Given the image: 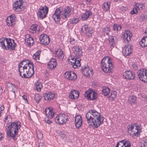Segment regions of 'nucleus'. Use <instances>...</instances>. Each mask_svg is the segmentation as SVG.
Instances as JSON below:
<instances>
[{"label": "nucleus", "instance_id": "8fccbe9b", "mask_svg": "<svg viewBox=\"0 0 147 147\" xmlns=\"http://www.w3.org/2000/svg\"><path fill=\"white\" fill-rule=\"evenodd\" d=\"M124 147H131V144L129 141L124 140Z\"/></svg>", "mask_w": 147, "mask_h": 147}, {"label": "nucleus", "instance_id": "9b49d317", "mask_svg": "<svg viewBox=\"0 0 147 147\" xmlns=\"http://www.w3.org/2000/svg\"><path fill=\"white\" fill-rule=\"evenodd\" d=\"M72 8L70 6L65 7L63 11L62 12V18L64 20H66L67 18L71 15Z\"/></svg>", "mask_w": 147, "mask_h": 147}, {"label": "nucleus", "instance_id": "473e14b6", "mask_svg": "<svg viewBox=\"0 0 147 147\" xmlns=\"http://www.w3.org/2000/svg\"><path fill=\"white\" fill-rule=\"evenodd\" d=\"M140 44L143 47H147V36L143 37L140 42Z\"/></svg>", "mask_w": 147, "mask_h": 147}, {"label": "nucleus", "instance_id": "c9c22d12", "mask_svg": "<svg viewBox=\"0 0 147 147\" xmlns=\"http://www.w3.org/2000/svg\"><path fill=\"white\" fill-rule=\"evenodd\" d=\"M35 87L36 88V90L38 91L39 92L41 90V89L42 87V83L40 82L37 81L35 83Z\"/></svg>", "mask_w": 147, "mask_h": 147}, {"label": "nucleus", "instance_id": "7ed1b4c3", "mask_svg": "<svg viewBox=\"0 0 147 147\" xmlns=\"http://www.w3.org/2000/svg\"><path fill=\"white\" fill-rule=\"evenodd\" d=\"M21 123L19 121L12 123L10 125H7L8 129L7 131L8 137L14 138L18 135V130L21 127Z\"/></svg>", "mask_w": 147, "mask_h": 147}, {"label": "nucleus", "instance_id": "aec40b11", "mask_svg": "<svg viewBox=\"0 0 147 147\" xmlns=\"http://www.w3.org/2000/svg\"><path fill=\"white\" fill-rule=\"evenodd\" d=\"M123 76L126 79L134 80L135 79L134 73L130 71H126L123 73Z\"/></svg>", "mask_w": 147, "mask_h": 147}, {"label": "nucleus", "instance_id": "5701e85b", "mask_svg": "<svg viewBox=\"0 0 147 147\" xmlns=\"http://www.w3.org/2000/svg\"><path fill=\"white\" fill-rule=\"evenodd\" d=\"M74 53L78 57L82 55V52L81 47L79 46H75L72 48Z\"/></svg>", "mask_w": 147, "mask_h": 147}, {"label": "nucleus", "instance_id": "0eeeda50", "mask_svg": "<svg viewBox=\"0 0 147 147\" xmlns=\"http://www.w3.org/2000/svg\"><path fill=\"white\" fill-rule=\"evenodd\" d=\"M138 78L141 81L147 82V70L145 68L141 69L137 72Z\"/></svg>", "mask_w": 147, "mask_h": 147}, {"label": "nucleus", "instance_id": "a18cd8bd", "mask_svg": "<svg viewBox=\"0 0 147 147\" xmlns=\"http://www.w3.org/2000/svg\"><path fill=\"white\" fill-rule=\"evenodd\" d=\"M79 21V19L76 18H73L69 20L70 23L73 24H76L78 23Z\"/></svg>", "mask_w": 147, "mask_h": 147}, {"label": "nucleus", "instance_id": "f8f14e48", "mask_svg": "<svg viewBox=\"0 0 147 147\" xmlns=\"http://www.w3.org/2000/svg\"><path fill=\"white\" fill-rule=\"evenodd\" d=\"M40 10L37 13V15L38 17L43 19L46 17L47 15L49 9L48 8L45 6V9L43 7H41L39 9Z\"/></svg>", "mask_w": 147, "mask_h": 147}, {"label": "nucleus", "instance_id": "a211bd4d", "mask_svg": "<svg viewBox=\"0 0 147 147\" xmlns=\"http://www.w3.org/2000/svg\"><path fill=\"white\" fill-rule=\"evenodd\" d=\"M55 96V94L51 92H46L43 94L45 100L47 101L53 100Z\"/></svg>", "mask_w": 147, "mask_h": 147}, {"label": "nucleus", "instance_id": "b1692460", "mask_svg": "<svg viewBox=\"0 0 147 147\" xmlns=\"http://www.w3.org/2000/svg\"><path fill=\"white\" fill-rule=\"evenodd\" d=\"M132 36V34L130 31L129 30H127L123 35L122 37L124 41L126 40L129 42Z\"/></svg>", "mask_w": 147, "mask_h": 147}, {"label": "nucleus", "instance_id": "37998d69", "mask_svg": "<svg viewBox=\"0 0 147 147\" xmlns=\"http://www.w3.org/2000/svg\"><path fill=\"white\" fill-rule=\"evenodd\" d=\"M102 32L108 36L109 32H110V28L108 27H104L102 28Z\"/></svg>", "mask_w": 147, "mask_h": 147}, {"label": "nucleus", "instance_id": "09e8293b", "mask_svg": "<svg viewBox=\"0 0 147 147\" xmlns=\"http://www.w3.org/2000/svg\"><path fill=\"white\" fill-rule=\"evenodd\" d=\"M116 92L115 91H112L110 95L109 96L110 98H111L112 99L115 98L116 97Z\"/></svg>", "mask_w": 147, "mask_h": 147}, {"label": "nucleus", "instance_id": "e433bc0d", "mask_svg": "<svg viewBox=\"0 0 147 147\" xmlns=\"http://www.w3.org/2000/svg\"><path fill=\"white\" fill-rule=\"evenodd\" d=\"M97 97V93L95 92L93 90H92L90 94V100H93L96 99Z\"/></svg>", "mask_w": 147, "mask_h": 147}, {"label": "nucleus", "instance_id": "cd10ccee", "mask_svg": "<svg viewBox=\"0 0 147 147\" xmlns=\"http://www.w3.org/2000/svg\"><path fill=\"white\" fill-rule=\"evenodd\" d=\"M63 52L60 49H57L55 51V57L58 59L62 60L64 58Z\"/></svg>", "mask_w": 147, "mask_h": 147}, {"label": "nucleus", "instance_id": "2f4dec72", "mask_svg": "<svg viewBox=\"0 0 147 147\" xmlns=\"http://www.w3.org/2000/svg\"><path fill=\"white\" fill-rule=\"evenodd\" d=\"M102 92L104 96H107L110 92V89L108 87L104 86L102 88Z\"/></svg>", "mask_w": 147, "mask_h": 147}, {"label": "nucleus", "instance_id": "2eb2a0df", "mask_svg": "<svg viewBox=\"0 0 147 147\" xmlns=\"http://www.w3.org/2000/svg\"><path fill=\"white\" fill-rule=\"evenodd\" d=\"M39 40L40 43L44 45H47L50 42V38L48 36L42 34L39 37Z\"/></svg>", "mask_w": 147, "mask_h": 147}, {"label": "nucleus", "instance_id": "c03bdc74", "mask_svg": "<svg viewBox=\"0 0 147 147\" xmlns=\"http://www.w3.org/2000/svg\"><path fill=\"white\" fill-rule=\"evenodd\" d=\"M144 4L137 3L136 5L135 6L139 10H142L145 7L144 6Z\"/></svg>", "mask_w": 147, "mask_h": 147}, {"label": "nucleus", "instance_id": "58836bf2", "mask_svg": "<svg viewBox=\"0 0 147 147\" xmlns=\"http://www.w3.org/2000/svg\"><path fill=\"white\" fill-rule=\"evenodd\" d=\"M41 53L40 51H38L33 55V57L36 60H39L40 57V54Z\"/></svg>", "mask_w": 147, "mask_h": 147}, {"label": "nucleus", "instance_id": "ea45409f", "mask_svg": "<svg viewBox=\"0 0 147 147\" xmlns=\"http://www.w3.org/2000/svg\"><path fill=\"white\" fill-rule=\"evenodd\" d=\"M113 30H114L120 31L122 28L121 25L114 24L113 26Z\"/></svg>", "mask_w": 147, "mask_h": 147}, {"label": "nucleus", "instance_id": "338daca9", "mask_svg": "<svg viewBox=\"0 0 147 147\" xmlns=\"http://www.w3.org/2000/svg\"><path fill=\"white\" fill-rule=\"evenodd\" d=\"M45 75L46 76L48 77L49 76V73L47 72L45 73Z\"/></svg>", "mask_w": 147, "mask_h": 147}, {"label": "nucleus", "instance_id": "7c9ffc66", "mask_svg": "<svg viewBox=\"0 0 147 147\" xmlns=\"http://www.w3.org/2000/svg\"><path fill=\"white\" fill-rule=\"evenodd\" d=\"M26 37H27L26 39V42L27 43L28 46H31L33 45L34 43V40L32 37L30 36V35L27 34L26 36Z\"/></svg>", "mask_w": 147, "mask_h": 147}, {"label": "nucleus", "instance_id": "4d7b16f0", "mask_svg": "<svg viewBox=\"0 0 147 147\" xmlns=\"http://www.w3.org/2000/svg\"><path fill=\"white\" fill-rule=\"evenodd\" d=\"M69 42L71 44L74 45L76 43V40L74 38H71L70 39Z\"/></svg>", "mask_w": 147, "mask_h": 147}, {"label": "nucleus", "instance_id": "4468645a", "mask_svg": "<svg viewBox=\"0 0 147 147\" xmlns=\"http://www.w3.org/2000/svg\"><path fill=\"white\" fill-rule=\"evenodd\" d=\"M64 77L69 80L75 81L77 78V76L73 71H67L65 72Z\"/></svg>", "mask_w": 147, "mask_h": 147}, {"label": "nucleus", "instance_id": "680f3d73", "mask_svg": "<svg viewBox=\"0 0 147 147\" xmlns=\"http://www.w3.org/2000/svg\"><path fill=\"white\" fill-rule=\"evenodd\" d=\"M38 147H45V146L43 145V143H40Z\"/></svg>", "mask_w": 147, "mask_h": 147}, {"label": "nucleus", "instance_id": "603ef678", "mask_svg": "<svg viewBox=\"0 0 147 147\" xmlns=\"http://www.w3.org/2000/svg\"><path fill=\"white\" fill-rule=\"evenodd\" d=\"M138 9L136 6L131 11V13L132 15L137 13L138 12Z\"/></svg>", "mask_w": 147, "mask_h": 147}, {"label": "nucleus", "instance_id": "a878e982", "mask_svg": "<svg viewBox=\"0 0 147 147\" xmlns=\"http://www.w3.org/2000/svg\"><path fill=\"white\" fill-rule=\"evenodd\" d=\"M92 11L91 10H86L85 12L82 15V20H86L92 15Z\"/></svg>", "mask_w": 147, "mask_h": 147}, {"label": "nucleus", "instance_id": "6ab92c4d", "mask_svg": "<svg viewBox=\"0 0 147 147\" xmlns=\"http://www.w3.org/2000/svg\"><path fill=\"white\" fill-rule=\"evenodd\" d=\"M132 47L131 46H127L125 45L124 47L123 50V55L125 56H129L131 53L132 49Z\"/></svg>", "mask_w": 147, "mask_h": 147}, {"label": "nucleus", "instance_id": "6e6552de", "mask_svg": "<svg viewBox=\"0 0 147 147\" xmlns=\"http://www.w3.org/2000/svg\"><path fill=\"white\" fill-rule=\"evenodd\" d=\"M80 59L79 57H75L73 58L72 57H70L68 59V63L71 64L72 66L74 68H76L78 67L81 65L80 63Z\"/></svg>", "mask_w": 147, "mask_h": 147}, {"label": "nucleus", "instance_id": "dca6fc26", "mask_svg": "<svg viewBox=\"0 0 147 147\" xmlns=\"http://www.w3.org/2000/svg\"><path fill=\"white\" fill-rule=\"evenodd\" d=\"M22 2V0L17 1L13 4V9L16 12H20L22 10L23 8Z\"/></svg>", "mask_w": 147, "mask_h": 147}, {"label": "nucleus", "instance_id": "c756f323", "mask_svg": "<svg viewBox=\"0 0 147 147\" xmlns=\"http://www.w3.org/2000/svg\"><path fill=\"white\" fill-rule=\"evenodd\" d=\"M116 38L115 36H110L108 39L109 45L110 46L111 49H112L115 46V40H116Z\"/></svg>", "mask_w": 147, "mask_h": 147}, {"label": "nucleus", "instance_id": "4c0bfd02", "mask_svg": "<svg viewBox=\"0 0 147 147\" xmlns=\"http://www.w3.org/2000/svg\"><path fill=\"white\" fill-rule=\"evenodd\" d=\"M92 89H90L86 91L85 94V97L88 100H90L91 98H90V94L92 91Z\"/></svg>", "mask_w": 147, "mask_h": 147}, {"label": "nucleus", "instance_id": "774afa93", "mask_svg": "<svg viewBox=\"0 0 147 147\" xmlns=\"http://www.w3.org/2000/svg\"><path fill=\"white\" fill-rule=\"evenodd\" d=\"M119 143H117L115 146V147H119Z\"/></svg>", "mask_w": 147, "mask_h": 147}, {"label": "nucleus", "instance_id": "4be33fe9", "mask_svg": "<svg viewBox=\"0 0 147 147\" xmlns=\"http://www.w3.org/2000/svg\"><path fill=\"white\" fill-rule=\"evenodd\" d=\"M75 124L77 128H79L82 125V120L81 117L79 115L75 116Z\"/></svg>", "mask_w": 147, "mask_h": 147}, {"label": "nucleus", "instance_id": "393cba45", "mask_svg": "<svg viewBox=\"0 0 147 147\" xmlns=\"http://www.w3.org/2000/svg\"><path fill=\"white\" fill-rule=\"evenodd\" d=\"M82 70L84 74L87 77L90 78V76H92L93 75V70L90 69L88 67L86 68V67H84V68H82Z\"/></svg>", "mask_w": 147, "mask_h": 147}, {"label": "nucleus", "instance_id": "9d476101", "mask_svg": "<svg viewBox=\"0 0 147 147\" xmlns=\"http://www.w3.org/2000/svg\"><path fill=\"white\" fill-rule=\"evenodd\" d=\"M56 118V120L55 118V122L60 125H63L65 123L68 119L67 115L63 114H59L58 117H57Z\"/></svg>", "mask_w": 147, "mask_h": 147}, {"label": "nucleus", "instance_id": "de8ad7c7", "mask_svg": "<svg viewBox=\"0 0 147 147\" xmlns=\"http://www.w3.org/2000/svg\"><path fill=\"white\" fill-rule=\"evenodd\" d=\"M81 29L82 31L85 33L88 31L89 28H88L87 25H85L82 26Z\"/></svg>", "mask_w": 147, "mask_h": 147}, {"label": "nucleus", "instance_id": "49530a36", "mask_svg": "<svg viewBox=\"0 0 147 147\" xmlns=\"http://www.w3.org/2000/svg\"><path fill=\"white\" fill-rule=\"evenodd\" d=\"M11 118L10 115H7L5 118V121L6 123H7V124L10 123L11 122Z\"/></svg>", "mask_w": 147, "mask_h": 147}, {"label": "nucleus", "instance_id": "79ce46f5", "mask_svg": "<svg viewBox=\"0 0 147 147\" xmlns=\"http://www.w3.org/2000/svg\"><path fill=\"white\" fill-rule=\"evenodd\" d=\"M42 96L39 94H36L34 96V99L37 103H38L41 100Z\"/></svg>", "mask_w": 147, "mask_h": 147}, {"label": "nucleus", "instance_id": "c85d7f7f", "mask_svg": "<svg viewBox=\"0 0 147 147\" xmlns=\"http://www.w3.org/2000/svg\"><path fill=\"white\" fill-rule=\"evenodd\" d=\"M79 93L78 91L74 90L71 91L69 95V97L71 99H75L79 97Z\"/></svg>", "mask_w": 147, "mask_h": 147}, {"label": "nucleus", "instance_id": "0e129e2a", "mask_svg": "<svg viewBox=\"0 0 147 147\" xmlns=\"http://www.w3.org/2000/svg\"><path fill=\"white\" fill-rule=\"evenodd\" d=\"M4 105H3L0 108V111L2 112L3 111L4 109Z\"/></svg>", "mask_w": 147, "mask_h": 147}, {"label": "nucleus", "instance_id": "412c9836", "mask_svg": "<svg viewBox=\"0 0 147 147\" xmlns=\"http://www.w3.org/2000/svg\"><path fill=\"white\" fill-rule=\"evenodd\" d=\"M44 111L48 118L51 119L54 117L55 113L53 111L52 108H47L45 109Z\"/></svg>", "mask_w": 147, "mask_h": 147}, {"label": "nucleus", "instance_id": "864d4df0", "mask_svg": "<svg viewBox=\"0 0 147 147\" xmlns=\"http://www.w3.org/2000/svg\"><path fill=\"white\" fill-rule=\"evenodd\" d=\"M140 17L144 21H146L147 20V16L145 13L142 14Z\"/></svg>", "mask_w": 147, "mask_h": 147}, {"label": "nucleus", "instance_id": "13d9d810", "mask_svg": "<svg viewBox=\"0 0 147 147\" xmlns=\"http://www.w3.org/2000/svg\"><path fill=\"white\" fill-rule=\"evenodd\" d=\"M141 147H147V142H144L141 143Z\"/></svg>", "mask_w": 147, "mask_h": 147}, {"label": "nucleus", "instance_id": "3c124183", "mask_svg": "<svg viewBox=\"0 0 147 147\" xmlns=\"http://www.w3.org/2000/svg\"><path fill=\"white\" fill-rule=\"evenodd\" d=\"M36 136L37 138H42L43 134L41 131H36Z\"/></svg>", "mask_w": 147, "mask_h": 147}, {"label": "nucleus", "instance_id": "f257e3e1", "mask_svg": "<svg viewBox=\"0 0 147 147\" xmlns=\"http://www.w3.org/2000/svg\"><path fill=\"white\" fill-rule=\"evenodd\" d=\"M19 71L22 78H29L34 73V65L29 60H23L19 64Z\"/></svg>", "mask_w": 147, "mask_h": 147}, {"label": "nucleus", "instance_id": "bf43d9fd", "mask_svg": "<svg viewBox=\"0 0 147 147\" xmlns=\"http://www.w3.org/2000/svg\"><path fill=\"white\" fill-rule=\"evenodd\" d=\"M22 98L25 100V101L26 102H28V99L27 98V96L25 95H24L22 96Z\"/></svg>", "mask_w": 147, "mask_h": 147}, {"label": "nucleus", "instance_id": "72a5a7b5", "mask_svg": "<svg viewBox=\"0 0 147 147\" xmlns=\"http://www.w3.org/2000/svg\"><path fill=\"white\" fill-rule=\"evenodd\" d=\"M111 3L110 2H104L102 5V9L105 11H108L110 8Z\"/></svg>", "mask_w": 147, "mask_h": 147}, {"label": "nucleus", "instance_id": "423d86ee", "mask_svg": "<svg viewBox=\"0 0 147 147\" xmlns=\"http://www.w3.org/2000/svg\"><path fill=\"white\" fill-rule=\"evenodd\" d=\"M127 128L129 130L131 131L130 134L132 137H138L140 133L142 131L141 125L137 123L128 126Z\"/></svg>", "mask_w": 147, "mask_h": 147}, {"label": "nucleus", "instance_id": "bb28decb", "mask_svg": "<svg viewBox=\"0 0 147 147\" xmlns=\"http://www.w3.org/2000/svg\"><path fill=\"white\" fill-rule=\"evenodd\" d=\"M39 31V27L36 24H33L31 26L29 30L30 32L32 33L36 34H38Z\"/></svg>", "mask_w": 147, "mask_h": 147}, {"label": "nucleus", "instance_id": "e2e57ef3", "mask_svg": "<svg viewBox=\"0 0 147 147\" xmlns=\"http://www.w3.org/2000/svg\"><path fill=\"white\" fill-rule=\"evenodd\" d=\"M45 121L48 124H51L52 123V121L49 119H47V120H45Z\"/></svg>", "mask_w": 147, "mask_h": 147}, {"label": "nucleus", "instance_id": "1a4fd4ad", "mask_svg": "<svg viewBox=\"0 0 147 147\" xmlns=\"http://www.w3.org/2000/svg\"><path fill=\"white\" fill-rule=\"evenodd\" d=\"M63 8L60 7L57 8L53 15L52 18L56 22H59L60 20L61 16L62 17V12Z\"/></svg>", "mask_w": 147, "mask_h": 147}, {"label": "nucleus", "instance_id": "f704fd0d", "mask_svg": "<svg viewBox=\"0 0 147 147\" xmlns=\"http://www.w3.org/2000/svg\"><path fill=\"white\" fill-rule=\"evenodd\" d=\"M136 98L135 96H129L128 100L131 105H133L136 104Z\"/></svg>", "mask_w": 147, "mask_h": 147}, {"label": "nucleus", "instance_id": "ddd939ff", "mask_svg": "<svg viewBox=\"0 0 147 147\" xmlns=\"http://www.w3.org/2000/svg\"><path fill=\"white\" fill-rule=\"evenodd\" d=\"M16 17L14 14H11L9 16L6 20L7 24L8 26H12L15 25Z\"/></svg>", "mask_w": 147, "mask_h": 147}, {"label": "nucleus", "instance_id": "69168bd1", "mask_svg": "<svg viewBox=\"0 0 147 147\" xmlns=\"http://www.w3.org/2000/svg\"><path fill=\"white\" fill-rule=\"evenodd\" d=\"M3 134L2 133L0 132V138H3Z\"/></svg>", "mask_w": 147, "mask_h": 147}, {"label": "nucleus", "instance_id": "a19ab883", "mask_svg": "<svg viewBox=\"0 0 147 147\" xmlns=\"http://www.w3.org/2000/svg\"><path fill=\"white\" fill-rule=\"evenodd\" d=\"M93 32L94 31L91 28H90L88 31L86 32L85 33L87 36L90 37L91 36L92 34L93 33Z\"/></svg>", "mask_w": 147, "mask_h": 147}, {"label": "nucleus", "instance_id": "6e6d98bb", "mask_svg": "<svg viewBox=\"0 0 147 147\" xmlns=\"http://www.w3.org/2000/svg\"><path fill=\"white\" fill-rule=\"evenodd\" d=\"M124 140H122L117 143H119V147H124Z\"/></svg>", "mask_w": 147, "mask_h": 147}, {"label": "nucleus", "instance_id": "052dcab7", "mask_svg": "<svg viewBox=\"0 0 147 147\" xmlns=\"http://www.w3.org/2000/svg\"><path fill=\"white\" fill-rule=\"evenodd\" d=\"M0 63L2 64H3L5 63V59L3 58H1L0 59Z\"/></svg>", "mask_w": 147, "mask_h": 147}, {"label": "nucleus", "instance_id": "20e7f679", "mask_svg": "<svg viewBox=\"0 0 147 147\" xmlns=\"http://www.w3.org/2000/svg\"><path fill=\"white\" fill-rule=\"evenodd\" d=\"M0 45L4 49L13 51L16 46V44L13 39L2 38L0 39Z\"/></svg>", "mask_w": 147, "mask_h": 147}, {"label": "nucleus", "instance_id": "f3484780", "mask_svg": "<svg viewBox=\"0 0 147 147\" xmlns=\"http://www.w3.org/2000/svg\"><path fill=\"white\" fill-rule=\"evenodd\" d=\"M57 62L56 59L52 58L47 64L48 68L50 70H54L56 67Z\"/></svg>", "mask_w": 147, "mask_h": 147}, {"label": "nucleus", "instance_id": "f03ea898", "mask_svg": "<svg viewBox=\"0 0 147 147\" xmlns=\"http://www.w3.org/2000/svg\"><path fill=\"white\" fill-rule=\"evenodd\" d=\"M87 122L89 125L97 128L103 122L104 117L99 113L93 110H89L86 115Z\"/></svg>", "mask_w": 147, "mask_h": 147}, {"label": "nucleus", "instance_id": "5fc2aeb1", "mask_svg": "<svg viewBox=\"0 0 147 147\" xmlns=\"http://www.w3.org/2000/svg\"><path fill=\"white\" fill-rule=\"evenodd\" d=\"M131 68L134 70H136L138 69V67L136 64L135 63L132 64L131 65Z\"/></svg>", "mask_w": 147, "mask_h": 147}, {"label": "nucleus", "instance_id": "39448f33", "mask_svg": "<svg viewBox=\"0 0 147 147\" xmlns=\"http://www.w3.org/2000/svg\"><path fill=\"white\" fill-rule=\"evenodd\" d=\"M113 60L109 57H106L103 58L101 62V67L103 71L106 73L112 72L113 68Z\"/></svg>", "mask_w": 147, "mask_h": 147}]
</instances>
